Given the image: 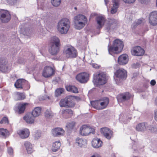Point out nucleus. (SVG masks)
<instances>
[{
	"label": "nucleus",
	"instance_id": "1",
	"mask_svg": "<svg viewBox=\"0 0 157 157\" xmlns=\"http://www.w3.org/2000/svg\"><path fill=\"white\" fill-rule=\"evenodd\" d=\"M87 22V19L86 17L82 14H78L73 18L74 27L78 30H80L83 28Z\"/></svg>",
	"mask_w": 157,
	"mask_h": 157
},
{
	"label": "nucleus",
	"instance_id": "2",
	"mask_svg": "<svg viewBox=\"0 0 157 157\" xmlns=\"http://www.w3.org/2000/svg\"><path fill=\"white\" fill-rule=\"evenodd\" d=\"M71 26V23L69 20L64 18L60 20L58 22L57 29L61 34H66L69 31Z\"/></svg>",
	"mask_w": 157,
	"mask_h": 157
},
{
	"label": "nucleus",
	"instance_id": "3",
	"mask_svg": "<svg viewBox=\"0 0 157 157\" xmlns=\"http://www.w3.org/2000/svg\"><path fill=\"white\" fill-rule=\"evenodd\" d=\"M124 44L123 42L119 39L115 40L113 46H108L109 53L113 56L114 54L121 52L123 49Z\"/></svg>",
	"mask_w": 157,
	"mask_h": 157
},
{
	"label": "nucleus",
	"instance_id": "4",
	"mask_svg": "<svg viewBox=\"0 0 157 157\" xmlns=\"http://www.w3.org/2000/svg\"><path fill=\"white\" fill-rule=\"evenodd\" d=\"M60 45V40L58 37H52L50 40V48L49 49L50 53L52 55L57 54L59 51Z\"/></svg>",
	"mask_w": 157,
	"mask_h": 157
},
{
	"label": "nucleus",
	"instance_id": "5",
	"mask_svg": "<svg viewBox=\"0 0 157 157\" xmlns=\"http://www.w3.org/2000/svg\"><path fill=\"white\" fill-rule=\"evenodd\" d=\"M127 72L124 69L121 68L117 70L114 73V78L116 84H119L122 81L126 79Z\"/></svg>",
	"mask_w": 157,
	"mask_h": 157
},
{
	"label": "nucleus",
	"instance_id": "6",
	"mask_svg": "<svg viewBox=\"0 0 157 157\" xmlns=\"http://www.w3.org/2000/svg\"><path fill=\"white\" fill-rule=\"evenodd\" d=\"M63 52L67 58H74L77 56L76 50L72 46L69 45L65 47Z\"/></svg>",
	"mask_w": 157,
	"mask_h": 157
},
{
	"label": "nucleus",
	"instance_id": "7",
	"mask_svg": "<svg viewBox=\"0 0 157 157\" xmlns=\"http://www.w3.org/2000/svg\"><path fill=\"white\" fill-rule=\"evenodd\" d=\"M106 81L105 75L101 72L94 76L93 81L94 85L98 86L105 84Z\"/></svg>",
	"mask_w": 157,
	"mask_h": 157
},
{
	"label": "nucleus",
	"instance_id": "8",
	"mask_svg": "<svg viewBox=\"0 0 157 157\" xmlns=\"http://www.w3.org/2000/svg\"><path fill=\"white\" fill-rule=\"evenodd\" d=\"M55 70L54 68L46 66L44 67L42 73V75L46 78H48L53 76L55 74Z\"/></svg>",
	"mask_w": 157,
	"mask_h": 157
},
{
	"label": "nucleus",
	"instance_id": "9",
	"mask_svg": "<svg viewBox=\"0 0 157 157\" xmlns=\"http://www.w3.org/2000/svg\"><path fill=\"white\" fill-rule=\"evenodd\" d=\"M15 86L17 88H25V90L30 88V85L28 82L24 79H20L17 80L14 84Z\"/></svg>",
	"mask_w": 157,
	"mask_h": 157
},
{
	"label": "nucleus",
	"instance_id": "10",
	"mask_svg": "<svg viewBox=\"0 0 157 157\" xmlns=\"http://www.w3.org/2000/svg\"><path fill=\"white\" fill-rule=\"evenodd\" d=\"M94 129L86 125H82L80 128V134L82 136H87L90 133H93Z\"/></svg>",
	"mask_w": 157,
	"mask_h": 157
},
{
	"label": "nucleus",
	"instance_id": "11",
	"mask_svg": "<svg viewBox=\"0 0 157 157\" xmlns=\"http://www.w3.org/2000/svg\"><path fill=\"white\" fill-rule=\"evenodd\" d=\"M10 18V15L8 11L4 10L0 11V19L2 22H8Z\"/></svg>",
	"mask_w": 157,
	"mask_h": 157
},
{
	"label": "nucleus",
	"instance_id": "12",
	"mask_svg": "<svg viewBox=\"0 0 157 157\" xmlns=\"http://www.w3.org/2000/svg\"><path fill=\"white\" fill-rule=\"evenodd\" d=\"M148 23L150 25L153 26L157 25V11H154L150 13Z\"/></svg>",
	"mask_w": 157,
	"mask_h": 157
},
{
	"label": "nucleus",
	"instance_id": "13",
	"mask_svg": "<svg viewBox=\"0 0 157 157\" xmlns=\"http://www.w3.org/2000/svg\"><path fill=\"white\" fill-rule=\"evenodd\" d=\"M11 65L7 63L6 60L4 59L0 58V71L6 72L11 69Z\"/></svg>",
	"mask_w": 157,
	"mask_h": 157
},
{
	"label": "nucleus",
	"instance_id": "14",
	"mask_svg": "<svg viewBox=\"0 0 157 157\" xmlns=\"http://www.w3.org/2000/svg\"><path fill=\"white\" fill-rule=\"evenodd\" d=\"M76 78L81 83H86L89 80V74L86 72L80 73L76 76Z\"/></svg>",
	"mask_w": 157,
	"mask_h": 157
},
{
	"label": "nucleus",
	"instance_id": "15",
	"mask_svg": "<svg viewBox=\"0 0 157 157\" xmlns=\"http://www.w3.org/2000/svg\"><path fill=\"white\" fill-rule=\"evenodd\" d=\"M131 52L133 55L140 56L144 53V51L140 46L135 47L131 49Z\"/></svg>",
	"mask_w": 157,
	"mask_h": 157
},
{
	"label": "nucleus",
	"instance_id": "16",
	"mask_svg": "<svg viewBox=\"0 0 157 157\" xmlns=\"http://www.w3.org/2000/svg\"><path fill=\"white\" fill-rule=\"evenodd\" d=\"M87 142L85 139L77 138L75 140V144L77 146L81 148H85L87 146Z\"/></svg>",
	"mask_w": 157,
	"mask_h": 157
},
{
	"label": "nucleus",
	"instance_id": "17",
	"mask_svg": "<svg viewBox=\"0 0 157 157\" xmlns=\"http://www.w3.org/2000/svg\"><path fill=\"white\" fill-rule=\"evenodd\" d=\"M129 60L128 55L126 54H123L120 56L118 59V63L121 65L126 64Z\"/></svg>",
	"mask_w": 157,
	"mask_h": 157
},
{
	"label": "nucleus",
	"instance_id": "18",
	"mask_svg": "<svg viewBox=\"0 0 157 157\" xmlns=\"http://www.w3.org/2000/svg\"><path fill=\"white\" fill-rule=\"evenodd\" d=\"M101 132L107 139H110L113 136V132L109 128L104 127L101 129Z\"/></svg>",
	"mask_w": 157,
	"mask_h": 157
},
{
	"label": "nucleus",
	"instance_id": "19",
	"mask_svg": "<svg viewBox=\"0 0 157 157\" xmlns=\"http://www.w3.org/2000/svg\"><path fill=\"white\" fill-rule=\"evenodd\" d=\"M51 132L52 135L55 137L63 136L65 133V131L63 128L58 127L52 129Z\"/></svg>",
	"mask_w": 157,
	"mask_h": 157
},
{
	"label": "nucleus",
	"instance_id": "20",
	"mask_svg": "<svg viewBox=\"0 0 157 157\" xmlns=\"http://www.w3.org/2000/svg\"><path fill=\"white\" fill-rule=\"evenodd\" d=\"M131 97V95L128 92L120 94L117 96V99L119 102H122L128 100Z\"/></svg>",
	"mask_w": 157,
	"mask_h": 157
},
{
	"label": "nucleus",
	"instance_id": "21",
	"mask_svg": "<svg viewBox=\"0 0 157 157\" xmlns=\"http://www.w3.org/2000/svg\"><path fill=\"white\" fill-rule=\"evenodd\" d=\"M17 133L20 137L22 139H25L28 138L30 134L29 130L27 128H24L23 129L18 130Z\"/></svg>",
	"mask_w": 157,
	"mask_h": 157
},
{
	"label": "nucleus",
	"instance_id": "22",
	"mask_svg": "<svg viewBox=\"0 0 157 157\" xmlns=\"http://www.w3.org/2000/svg\"><path fill=\"white\" fill-rule=\"evenodd\" d=\"M91 144L93 147L95 148H98L102 146L103 143L100 139L95 138L92 140Z\"/></svg>",
	"mask_w": 157,
	"mask_h": 157
},
{
	"label": "nucleus",
	"instance_id": "23",
	"mask_svg": "<svg viewBox=\"0 0 157 157\" xmlns=\"http://www.w3.org/2000/svg\"><path fill=\"white\" fill-rule=\"evenodd\" d=\"M35 117L32 113L27 114L23 117L24 119L28 124H33L35 122Z\"/></svg>",
	"mask_w": 157,
	"mask_h": 157
},
{
	"label": "nucleus",
	"instance_id": "24",
	"mask_svg": "<svg viewBox=\"0 0 157 157\" xmlns=\"http://www.w3.org/2000/svg\"><path fill=\"white\" fill-rule=\"evenodd\" d=\"M117 25V21L114 19H110L106 25V28L109 31L111 29H113Z\"/></svg>",
	"mask_w": 157,
	"mask_h": 157
},
{
	"label": "nucleus",
	"instance_id": "25",
	"mask_svg": "<svg viewBox=\"0 0 157 157\" xmlns=\"http://www.w3.org/2000/svg\"><path fill=\"white\" fill-rule=\"evenodd\" d=\"M96 20L98 25V28L99 29L101 28L105 21V17L102 16H99L97 17Z\"/></svg>",
	"mask_w": 157,
	"mask_h": 157
},
{
	"label": "nucleus",
	"instance_id": "26",
	"mask_svg": "<svg viewBox=\"0 0 157 157\" xmlns=\"http://www.w3.org/2000/svg\"><path fill=\"white\" fill-rule=\"evenodd\" d=\"M61 113L64 117L67 118L72 116L73 114V112L71 109H67L62 110Z\"/></svg>",
	"mask_w": 157,
	"mask_h": 157
},
{
	"label": "nucleus",
	"instance_id": "27",
	"mask_svg": "<svg viewBox=\"0 0 157 157\" xmlns=\"http://www.w3.org/2000/svg\"><path fill=\"white\" fill-rule=\"evenodd\" d=\"M24 145L28 153L31 154L34 151L33 145L30 142H25Z\"/></svg>",
	"mask_w": 157,
	"mask_h": 157
},
{
	"label": "nucleus",
	"instance_id": "28",
	"mask_svg": "<svg viewBox=\"0 0 157 157\" xmlns=\"http://www.w3.org/2000/svg\"><path fill=\"white\" fill-rule=\"evenodd\" d=\"M68 107H71L74 106L75 105V97L72 96L67 97Z\"/></svg>",
	"mask_w": 157,
	"mask_h": 157
},
{
	"label": "nucleus",
	"instance_id": "29",
	"mask_svg": "<svg viewBox=\"0 0 157 157\" xmlns=\"http://www.w3.org/2000/svg\"><path fill=\"white\" fill-rule=\"evenodd\" d=\"M41 108L40 107H35L32 112V114L35 117L40 116L41 113Z\"/></svg>",
	"mask_w": 157,
	"mask_h": 157
},
{
	"label": "nucleus",
	"instance_id": "30",
	"mask_svg": "<svg viewBox=\"0 0 157 157\" xmlns=\"http://www.w3.org/2000/svg\"><path fill=\"white\" fill-rule=\"evenodd\" d=\"M113 6L111 10V13L114 14L116 13L119 6L118 0H113Z\"/></svg>",
	"mask_w": 157,
	"mask_h": 157
},
{
	"label": "nucleus",
	"instance_id": "31",
	"mask_svg": "<svg viewBox=\"0 0 157 157\" xmlns=\"http://www.w3.org/2000/svg\"><path fill=\"white\" fill-rule=\"evenodd\" d=\"M136 129L138 132H143L146 129V124L144 123L139 124L136 126Z\"/></svg>",
	"mask_w": 157,
	"mask_h": 157
},
{
	"label": "nucleus",
	"instance_id": "32",
	"mask_svg": "<svg viewBox=\"0 0 157 157\" xmlns=\"http://www.w3.org/2000/svg\"><path fill=\"white\" fill-rule=\"evenodd\" d=\"M61 145V143L59 141H55L52 143V150L53 152H56L59 149Z\"/></svg>",
	"mask_w": 157,
	"mask_h": 157
},
{
	"label": "nucleus",
	"instance_id": "33",
	"mask_svg": "<svg viewBox=\"0 0 157 157\" xmlns=\"http://www.w3.org/2000/svg\"><path fill=\"white\" fill-rule=\"evenodd\" d=\"M66 88L67 90L68 91L73 92L75 93H78L77 88L74 86L69 85L66 86Z\"/></svg>",
	"mask_w": 157,
	"mask_h": 157
},
{
	"label": "nucleus",
	"instance_id": "34",
	"mask_svg": "<svg viewBox=\"0 0 157 157\" xmlns=\"http://www.w3.org/2000/svg\"><path fill=\"white\" fill-rule=\"evenodd\" d=\"M9 135V131L6 129L0 128V136L6 138Z\"/></svg>",
	"mask_w": 157,
	"mask_h": 157
},
{
	"label": "nucleus",
	"instance_id": "35",
	"mask_svg": "<svg viewBox=\"0 0 157 157\" xmlns=\"http://www.w3.org/2000/svg\"><path fill=\"white\" fill-rule=\"evenodd\" d=\"M109 102V99L107 98H105L102 102L100 101L101 109H102L105 108L108 105Z\"/></svg>",
	"mask_w": 157,
	"mask_h": 157
},
{
	"label": "nucleus",
	"instance_id": "36",
	"mask_svg": "<svg viewBox=\"0 0 157 157\" xmlns=\"http://www.w3.org/2000/svg\"><path fill=\"white\" fill-rule=\"evenodd\" d=\"M28 103H25L20 104L18 106V113H23L25 111L26 106L28 105Z\"/></svg>",
	"mask_w": 157,
	"mask_h": 157
},
{
	"label": "nucleus",
	"instance_id": "37",
	"mask_svg": "<svg viewBox=\"0 0 157 157\" xmlns=\"http://www.w3.org/2000/svg\"><path fill=\"white\" fill-rule=\"evenodd\" d=\"M91 104L92 105L94 108L98 109H101V107L100 106V101H96L91 102Z\"/></svg>",
	"mask_w": 157,
	"mask_h": 157
},
{
	"label": "nucleus",
	"instance_id": "38",
	"mask_svg": "<svg viewBox=\"0 0 157 157\" xmlns=\"http://www.w3.org/2000/svg\"><path fill=\"white\" fill-rule=\"evenodd\" d=\"M145 22L144 19H138L134 22L132 25V28H135L138 25L141 24H143Z\"/></svg>",
	"mask_w": 157,
	"mask_h": 157
},
{
	"label": "nucleus",
	"instance_id": "39",
	"mask_svg": "<svg viewBox=\"0 0 157 157\" xmlns=\"http://www.w3.org/2000/svg\"><path fill=\"white\" fill-rule=\"evenodd\" d=\"M44 114L45 116L47 118L52 117L54 115V113L52 112L50 108L46 109Z\"/></svg>",
	"mask_w": 157,
	"mask_h": 157
},
{
	"label": "nucleus",
	"instance_id": "40",
	"mask_svg": "<svg viewBox=\"0 0 157 157\" xmlns=\"http://www.w3.org/2000/svg\"><path fill=\"white\" fill-rule=\"evenodd\" d=\"M59 105L61 107H68L67 97L63 99H61L59 102Z\"/></svg>",
	"mask_w": 157,
	"mask_h": 157
},
{
	"label": "nucleus",
	"instance_id": "41",
	"mask_svg": "<svg viewBox=\"0 0 157 157\" xmlns=\"http://www.w3.org/2000/svg\"><path fill=\"white\" fill-rule=\"evenodd\" d=\"M17 97L16 99L18 100H23L25 98V96L23 93L17 92L16 94Z\"/></svg>",
	"mask_w": 157,
	"mask_h": 157
},
{
	"label": "nucleus",
	"instance_id": "42",
	"mask_svg": "<svg viewBox=\"0 0 157 157\" xmlns=\"http://www.w3.org/2000/svg\"><path fill=\"white\" fill-rule=\"evenodd\" d=\"M41 131L40 130H36L33 133V136L35 139H38L41 136Z\"/></svg>",
	"mask_w": 157,
	"mask_h": 157
},
{
	"label": "nucleus",
	"instance_id": "43",
	"mask_svg": "<svg viewBox=\"0 0 157 157\" xmlns=\"http://www.w3.org/2000/svg\"><path fill=\"white\" fill-rule=\"evenodd\" d=\"M64 91V89L63 88H58L56 89L55 92V96L58 97Z\"/></svg>",
	"mask_w": 157,
	"mask_h": 157
},
{
	"label": "nucleus",
	"instance_id": "44",
	"mask_svg": "<svg viewBox=\"0 0 157 157\" xmlns=\"http://www.w3.org/2000/svg\"><path fill=\"white\" fill-rule=\"evenodd\" d=\"M52 5L54 6H59L61 3V0H51Z\"/></svg>",
	"mask_w": 157,
	"mask_h": 157
},
{
	"label": "nucleus",
	"instance_id": "45",
	"mask_svg": "<svg viewBox=\"0 0 157 157\" xmlns=\"http://www.w3.org/2000/svg\"><path fill=\"white\" fill-rule=\"evenodd\" d=\"M75 125V123L74 122H72L69 123L66 125V127L69 130L73 129Z\"/></svg>",
	"mask_w": 157,
	"mask_h": 157
},
{
	"label": "nucleus",
	"instance_id": "46",
	"mask_svg": "<svg viewBox=\"0 0 157 157\" xmlns=\"http://www.w3.org/2000/svg\"><path fill=\"white\" fill-rule=\"evenodd\" d=\"M9 121L7 118L6 117H4L0 121V124H8Z\"/></svg>",
	"mask_w": 157,
	"mask_h": 157
},
{
	"label": "nucleus",
	"instance_id": "47",
	"mask_svg": "<svg viewBox=\"0 0 157 157\" xmlns=\"http://www.w3.org/2000/svg\"><path fill=\"white\" fill-rule=\"evenodd\" d=\"M8 153L10 155H13V150L11 147H8L7 148Z\"/></svg>",
	"mask_w": 157,
	"mask_h": 157
},
{
	"label": "nucleus",
	"instance_id": "48",
	"mask_svg": "<svg viewBox=\"0 0 157 157\" xmlns=\"http://www.w3.org/2000/svg\"><path fill=\"white\" fill-rule=\"evenodd\" d=\"M124 2L126 4H131L134 3L136 0H121Z\"/></svg>",
	"mask_w": 157,
	"mask_h": 157
},
{
	"label": "nucleus",
	"instance_id": "49",
	"mask_svg": "<svg viewBox=\"0 0 157 157\" xmlns=\"http://www.w3.org/2000/svg\"><path fill=\"white\" fill-rule=\"evenodd\" d=\"M140 66V64L139 63H133L132 65V68H139Z\"/></svg>",
	"mask_w": 157,
	"mask_h": 157
},
{
	"label": "nucleus",
	"instance_id": "50",
	"mask_svg": "<svg viewBox=\"0 0 157 157\" xmlns=\"http://www.w3.org/2000/svg\"><path fill=\"white\" fill-rule=\"evenodd\" d=\"M151 130L152 132H157V128L155 127H152L151 129Z\"/></svg>",
	"mask_w": 157,
	"mask_h": 157
},
{
	"label": "nucleus",
	"instance_id": "51",
	"mask_svg": "<svg viewBox=\"0 0 157 157\" xmlns=\"http://www.w3.org/2000/svg\"><path fill=\"white\" fill-rule=\"evenodd\" d=\"M154 117L155 120L157 121V109L155 111Z\"/></svg>",
	"mask_w": 157,
	"mask_h": 157
},
{
	"label": "nucleus",
	"instance_id": "52",
	"mask_svg": "<svg viewBox=\"0 0 157 157\" xmlns=\"http://www.w3.org/2000/svg\"><path fill=\"white\" fill-rule=\"evenodd\" d=\"M128 118L129 119H130V120L131 119V116L128 117V118H127L125 116L124 117V119H125V120L124 121V123H127L128 121L127 120H128Z\"/></svg>",
	"mask_w": 157,
	"mask_h": 157
},
{
	"label": "nucleus",
	"instance_id": "53",
	"mask_svg": "<svg viewBox=\"0 0 157 157\" xmlns=\"http://www.w3.org/2000/svg\"><path fill=\"white\" fill-rule=\"evenodd\" d=\"M92 67L95 68H98L99 67V66L97 64L95 63H92L91 64Z\"/></svg>",
	"mask_w": 157,
	"mask_h": 157
},
{
	"label": "nucleus",
	"instance_id": "54",
	"mask_svg": "<svg viewBox=\"0 0 157 157\" xmlns=\"http://www.w3.org/2000/svg\"><path fill=\"white\" fill-rule=\"evenodd\" d=\"M150 84L152 86H154L156 84V82L154 80H152L151 81Z\"/></svg>",
	"mask_w": 157,
	"mask_h": 157
},
{
	"label": "nucleus",
	"instance_id": "55",
	"mask_svg": "<svg viewBox=\"0 0 157 157\" xmlns=\"http://www.w3.org/2000/svg\"><path fill=\"white\" fill-rule=\"evenodd\" d=\"M137 148V145L135 144H133L132 146V149H133L134 151L136 150Z\"/></svg>",
	"mask_w": 157,
	"mask_h": 157
},
{
	"label": "nucleus",
	"instance_id": "56",
	"mask_svg": "<svg viewBox=\"0 0 157 157\" xmlns=\"http://www.w3.org/2000/svg\"><path fill=\"white\" fill-rule=\"evenodd\" d=\"M90 157H101V156L99 155L96 154L91 156Z\"/></svg>",
	"mask_w": 157,
	"mask_h": 157
},
{
	"label": "nucleus",
	"instance_id": "57",
	"mask_svg": "<svg viewBox=\"0 0 157 157\" xmlns=\"http://www.w3.org/2000/svg\"><path fill=\"white\" fill-rule=\"evenodd\" d=\"M104 1L105 5L107 6L108 4L109 3V1L108 0H104Z\"/></svg>",
	"mask_w": 157,
	"mask_h": 157
},
{
	"label": "nucleus",
	"instance_id": "58",
	"mask_svg": "<svg viewBox=\"0 0 157 157\" xmlns=\"http://www.w3.org/2000/svg\"><path fill=\"white\" fill-rule=\"evenodd\" d=\"M141 3H144L145 0H139Z\"/></svg>",
	"mask_w": 157,
	"mask_h": 157
},
{
	"label": "nucleus",
	"instance_id": "59",
	"mask_svg": "<svg viewBox=\"0 0 157 157\" xmlns=\"http://www.w3.org/2000/svg\"><path fill=\"white\" fill-rule=\"evenodd\" d=\"M156 7H157V0H156Z\"/></svg>",
	"mask_w": 157,
	"mask_h": 157
},
{
	"label": "nucleus",
	"instance_id": "60",
	"mask_svg": "<svg viewBox=\"0 0 157 157\" xmlns=\"http://www.w3.org/2000/svg\"><path fill=\"white\" fill-rule=\"evenodd\" d=\"M75 10H76L77 8L76 7H75Z\"/></svg>",
	"mask_w": 157,
	"mask_h": 157
},
{
	"label": "nucleus",
	"instance_id": "61",
	"mask_svg": "<svg viewBox=\"0 0 157 157\" xmlns=\"http://www.w3.org/2000/svg\"><path fill=\"white\" fill-rule=\"evenodd\" d=\"M156 101V100L155 101ZM156 104L157 105V103L156 102Z\"/></svg>",
	"mask_w": 157,
	"mask_h": 157
}]
</instances>
